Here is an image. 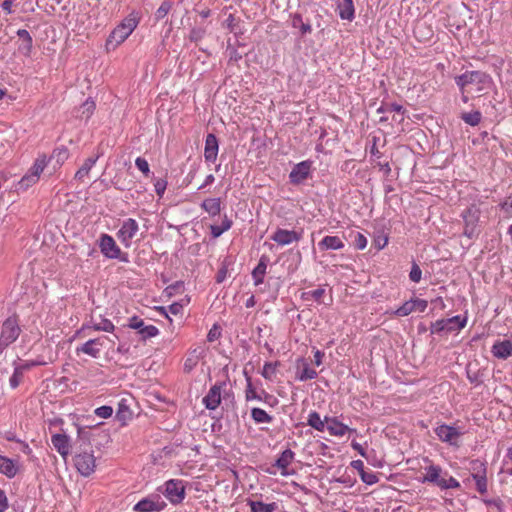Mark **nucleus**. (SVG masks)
Returning a JSON list of instances; mask_svg holds the SVG:
<instances>
[{"label": "nucleus", "mask_w": 512, "mask_h": 512, "mask_svg": "<svg viewBox=\"0 0 512 512\" xmlns=\"http://www.w3.org/2000/svg\"><path fill=\"white\" fill-rule=\"evenodd\" d=\"M79 445L76 447L74 465L77 471L84 477L90 476L96 468V459L89 442L87 433L78 429Z\"/></svg>", "instance_id": "nucleus-1"}, {"label": "nucleus", "mask_w": 512, "mask_h": 512, "mask_svg": "<svg viewBox=\"0 0 512 512\" xmlns=\"http://www.w3.org/2000/svg\"><path fill=\"white\" fill-rule=\"evenodd\" d=\"M462 93L480 96L486 93L491 85V77L482 71H467L455 78Z\"/></svg>", "instance_id": "nucleus-2"}, {"label": "nucleus", "mask_w": 512, "mask_h": 512, "mask_svg": "<svg viewBox=\"0 0 512 512\" xmlns=\"http://www.w3.org/2000/svg\"><path fill=\"white\" fill-rule=\"evenodd\" d=\"M21 332L18 316L12 315L3 321L0 329V355L19 338Z\"/></svg>", "instance_id": "nucleus-3"}, {"label": "nucleus", "mask_w": 512, "mask_h": 512, "mask_svg": "<svg viewBox=\"0 0 512 512\" xmlns=\"http://www.w3.org/2000/svg\"><path fill=\"white\" fill-rule=\"evenodd\" d=\"M138 25V20L131 15L126 17L109 35L107 39V46L113 45L116 47L117 45L124 42L129 35L134 31V29Z\"/></svg>", "instance_id": "nucleus-4"}, {"label": "nucleus", "mask_w": 512, "mask_h": 512, "mask_svg": "<svg viewBox=\"0 0 512 512\" xmlns=\"http://www.w3.org/2000/svg\"><path fill=\"white\" fill-rule=\"evenodd\" d=\"M47 164L48 162L45 155H42L41 157L37 158L29 172L26 175H24L19 181V189H27L33 184H35L39 180L40 174L43 172Z\"/></svg>", "instance_id": "nucleus-5"}, {"label": "nucleus", "mask_w": 512, "mask_h": 512, "mask_svg": "<svg viewBox=\"0 0 512 512\" xmlns=\"http://www.w3.org/2000/svg\"><path fill=\"white\" fill-rule=\"evenodd\" d=\"M465 324L466 320L461 319L460 316L437 320L431 325V333L458 331L461 330Z\"/></svg>", "instance_id": "nucleus-6"}, {"label": "nucleus", "mask_w": 512, "mask_h": 512, "mask_svg": "<svg viewBox=\"0 0 512 512\" xmlns=\"http://www.w3.org/2000/svg\"><path fill=\"white\" fill-rule=\"evenodd\" d=\"M106 340H108V336H102L94 339H90L86 341L84 344L76 348V353L79 355L80 353L87 354L93 358H98L101 352V347L106 345Z\"/></svg>", "instance_id": "nucleus-7"}, {"label": "nucleus", "mask_w": 512, "mask_h": 512, "mask_svg": "<svg viewBox=\"0 0 512 512\" xmlns=\"http://www.w3.org/2000/svg\"><path fill=\"white\" fill-rule=\"evenodd\" d=\"M165 495L173 503H181L185 497V487L181 480H169L165 484Z\"/></svg>", "instance_id": "nucleus-8"}, {"label": "nucleus", "mask_w": 512, "mask_h": 512, "mask_svg": "<svg viewBox=\"0 0 512 512\" xmlns=\"http://www.w3.org/2000/svg\"><path fill=\"white\" fill-rule=\"evenodd\" d=\"M300 239V233L294 230H286L281 228H278L271 236V240H273L274 242L281 246L289 245L292 242H298Z\"/></svg>", "instance_id": "nucleus-9"}, {"label": "nucleus", "mask_w": 512, "mask_h": 512, "mask_svg": "<svg viewBox=\"0 0 512 512\" xmlns=\"http://www.w3.org/2000/svg\"><path fill=\"white\" fill-rule=\"evenodd\" d=\"M51 443L53 447L57 450V452L62 456V458L66 461L67 457L70 454L71 443L70 438L66 434L57 433L52 435Z\"/></svg>", "instance_id": "nucleus-10"}, {"label": "nucleus", "mask_w": 512, "mask_h": 512, "mask_svg": "<svg viewBox=\"0 0 512 512\" xmlns=\"http://www.w3.org/2000/svg\"><path fill=\"white\" fill-rule=\"evenodd\" d=\"M100 249L104 256L111 259L118 258L121 253V250L116 245L115 240L107 234H103L100 238Z\"/></svg>", "instance_id": "nucleus-11"}, {"label": "nucleus", "mask_w": 512, "mask_h": 512, "mask_svg": "<svg viewBox=\"0 0 512 512\" xmlns=\"http://www.w3.org/2000/svg\"><path fill=\"white\" fill-rule=\"evenodd\" d=\"M311 163L303 161L296 164L289 174V179L292 184H300L306 180L310 174Z\"/></svg>", "instance_id": "nucleus-12"}, {"label": "nucleus", "mask_w": 512, "mask_h": 512, "mask_svg": "<svg viewBox=\"0 0 512 512\" xmlns=\"http://www.w3.org/2000/svg\"><path fill=\"white\" fill-rule=\"evenodd\" d=\"M436 435L442 442L456 445V440L460 437L461 432L455 427L446 424L440 425L435 429Z\"/></svg>", "instance_id": "nucleus-13"}, {"label": "nucleus", "mask_w": 512, "mask_h": 512, "mask_svg": "<svg viewBox=\"0 0 512 512\" xmlns=\"http://www.w3.org/2000/svg\"><path fill=\"white\" fill-rule=\"evenodd\" d=\"M137 231V222L134 219L129 218L123 222L118 232V237L126 246H129L131 239L136 235Z\"/></svg>", "instance_id": "nucleus-14"}, {"label": "nucleus", "mask_w": 512, "mask_h": 512, "mask_svg": "<svg viewBox=\"0 0 512 512\" xmlns=\"http://www.w3.org/2000/svg\"><path fill=\"white\" fill-rule=\"evenodd\" d=\"M225 383L215 384L212 386L203 398L205 407L209 410H215L221 403V389Z\"/></svg>", "instance_id": "nucleus-15"}, {"label": "nucleus", "mask_w": 512, "mask_h": 512, "mask_svg": "<svg viewBox=\"0 0 512 512\" xmlns=\"http://www.w3.org/2000/svg\"><path fill=\"white\" fill-rule=\"evenodd\" d=\"M218 155V140L217 137L209 133L206 136L204 157L207 162H215Z\"/></svg>", "instance_id": "nucleus-16"}, {"label": "nucleus", "mask_w": 512, "mask_h": 512, "mask_svg": "<svg viewBox=\"0 0 512 512\" xmlns=\"http://www.w3.org/2000/svg\"><path fill=\"white\" fill-rule=\"evenodd\" d=\"M326 428L333 436H344L347 432H355L347 425L340 422L336 417H326Z\"/></svg>", "instance_id": "nucleus-17"}, {"label": "nucleus", "mask_w": 512, "mask_h": 512, "mask_svg": "<svg viewBox=\"0 0 512 512\" xmlns=\"http://www.w3.org/2000/svg\"><path fill=\"white\" fill-rule=\"evenodd\" d=\"M295 453L291 449L284 450L276 460L274 466L281 470L282 476L290 475L288 466L292 463Z\"/></svg>", "instance_id": "nucleus-18"}, {"label": "nucleus", "mask_w": 512, "mask_h": 512, "mask_svg": "<svg viewBox=\"0 0 512 512\" xmlns=\"http://www.w3.org/2000/svg\"><path fill=\"white\" fill-rule=\"evenodd\" d=\"M337 10L342 20L352 21L355 15L353 0H338Z\"/></svg>", "instance_id": "nucleus-19"}, {"label": "nucleus", "mask_w": 512, "mask_h": 512, "mask_svg": "<svg viewBox=\"0 0 512 512\" xmlns=\"http://www.w3.org/2000/svg\"><path fill=\"white\" fill-rule=\"evenodd\" d=\"M19 467L14 460L0 455V474L13 478L18 473Z\"/></svg>", "instance_id": "nucleus-20"}, {"label": "nucleus", "mask_w": 512, "mask_h": 512, "mask_svg": "<svg viewBox=\"0 0 512 512\" xmlns=\"http://www.w3.org/2000/svg\"><path fill=\"white\" fill-rule=\"evenodd\" d=\"M492 353L499 359H507L512 354V342L509 340L496 342L492 347Z\"/></svg>", "instance_id": "nucleus-21"}, {"label": "nucleus", "mask_w": 512, "mask_h": 512, "mask_svg": "<svg viewBox=\"0 0 512 512\" xmlns=\"http://www.w3.org/2000/svg\"><path fill=\"white\" fill-rule=\"evenodd\" d=\"M164 506L163 502L153 501L149 498H145L139 501L135 506L134 510L137 512H152L160 511Z\"/></svg>", "instance_id": "nucleus-22"}, {"label": "nucleus", "mask_w": 512, "mask_h": 512, "mask_svg": "<svg viewBox=\"0 0 512 512\" xmlns=\"http://www.w3.org/2000/svg\"><path fill=\"white\" fill-rule=\"evenodd\" d=\"M17 36L22 41V43L19 46V51L23 55L29 56L30 52L32 50V43H33L30 33L26 29H19L17 31Z\"/></svg>", "instance_id": "nucleus-23"}, {"label": "nucleus", "mask_w": 512, "mask_h": 512, "mask_svg": "<svg viewBox=\"0 0 512 512\" xmlns=\"http://www.w3.org/2000/svg\"><path fill=\"white\" fill-rule=\"evenodd\" d=\"M69 157V151L66 147L56 148L51 156L47 159L48 164L53 163V169L62 165Z\"/></svg>", "instance_id": "nucleus-24"}, {"label": "nucleus", "mask_w": 512, "mask_h": 512, "mask_svg": "<svg viewBox=\"0 0 512 512\" xmlns=\"http://www.w3.org/2000/svg\"><path fill=\"white\" fill-rule=\"evenodd\" d=\"M425 470L426 474L423 477L422 482H429L438 486V483L442 481V478L440 477L442 472L441 467L431 464L428 467H426Z\"/></svg>", "instance_id": "nucleus-25"}, {"label": "nucleus", "mask_w": 512, "mask_h": 512, "mask_svg": "<svg viewBox=\"0 0 512 512\" xmlns=\"http://www.w3.org/2000/svg\"><path fill=\"white\" fill-rule=\"evenodd\" d=\"M266 269H267V257L262 256L259 260L258 265L252 271V277H253L255 286H258L263 283L264 276L266 274Z\"/></svg>", "instance_id": "nucleus-26"}, {"label": "nucleus", "mask_w": 512, "mask_h": 512, "mask_svg": "<svg viewBox=\"0 0 512 512\" xmlns=\"http://www.w3.org/2000/svg\"><path fill=\"white\" fill-rule=\"evenodd\" d=\"M318 245L321 250H339L344 247L343 241L338 236H326Z\"/></svg>", "instance_id": "nucleus-27"}, {"label": "nucleus", "mask_w": 512, "mask_h": 512, "mask_svg": "<svg viewBox=\"0 0 512 512\" xmlns=\"http://www.w3.org/2000/svg\"><path fill=\"white\" fill-rule=\"evenodd\" d=\"M201 208L205 210L210 216L219 215L221 211L220 198L205 199L201 204Z\"/></svg>", "instance_id": "nucleus-28"}, {"label": "nucleus", "mask_w": 512, "mask_h": 512, "mask_svg": "<svg viewBox=\"0 0 512 512\" xmlns=\"http://www.w3.org/2000/svg\"><path fill=\"white\" fill-rule=\"evenodd\" d=\"M101 155V153H98L95 157L87 158L83 165L76 172L75 179L83 181V179L89 174L91 168L95 165L96 161Z\"/></svg>", "instance_id": "nucleus-29"}, {"label": "nucleus", "mask_w": 512, "mask_h": 512, "mask_svg": "<svg viewBox=\"0 0 512 512\" xmlns=\"http://www.w3.org/2000/svg\"><path fill=\"white\" fill-rule=\"evenodd\" d=\"M202 352L203 351L200 348L194 349L190 352L189 356L184 361L183 369L185 373H190L197 366Z\"/></svg>", "instance_id": "nucleus-30"}, {"label": "nucleus", "mask_w": 512, "mask_h": 512, "mask_svg": "<svg viewBox=\"0 0 512 512\" xmlns=\"http://www.w3.org/2000/svg\"><path fill=\"white\" fill-rule=\"evenodd\" d=\"M249 506L252 512H274L278 506L277 503H263L261 501H249Z\"/></svg>", "instance_id": "nucleus-31"}, {"label": "nucleus", "mask_w": 512, "mask_h": 512, "mask_svg": "<svg viewBox=\"0 0 512 512\" xmlns=\"http://www.w3.org/2000/svg\"><path fill=\"white\" fill-rule=\"evenodd\" d=\"M307 424L320 432H323L327 425L326 418L322 420L319 413H317L316 411H313L309 414Z\"/></svg>", "instance_id": "nucleus-32"}, {"label": "nucleus", "mask_w": 512, "mask_h": 512, "mask_svg": "<svg viewBox=\"0 0 512 512\" xmlns=\"http://www.w3.org/2000/svg\"><path fill=\"white\" fill-rule=\"evenodd\" d=\"M232 226V220H230L227 215H224V218L221 222V225H211V235L213 238L220 237L225 231L229 230Z\"/></svg>", "instance_id": "nucleus-33"}, {"label": "nucleus", "mask_w": 512, "mask_h": 512, "mask_svg": "<svg viewBox=\"0 0 512 512\" xmlns=\"http://www.w3.org/2000/svg\"><path fill=\"white\" fill-rule=\"evenodd\" d=\"M469 470L471 472L472 478L487 474L486 464L478 459L472 460L470 462Z\"/></svg>", "instance_id": "nucleus-34"}, {"label": "nucleus", "mask_w": 512, "mask_h": 512, "mask_svg": "<svg viewBox=\"0 0 512 512\" xmlns=\"http://www.w3.org/2000/svg\"><path fill=\"white\" fill-rule=\"evenodd\" d=\"M251 417L256 423H270L273 418L261 408H252Z\"/></svg>", "instance_id": "nucleus-35"}, {"label": "nucleus", "mask_w": 512, "mask_h": 512, "mask_svg": "<svg viewBox=\"0 0 512 512\" xmlns=\"http://www.w3.org/2000/svg\"><path fill=\"white\" fill-rule=\"evenodd\" d=\"M93 325L92 328L95 331H104V332H113L115 329L114 324L106 318H100L99 321L92 320Z\"/></svg>", "instance_id": "nucleus-36"}, {"label": "nucleus", "mask_w": 512, "mask_h": 512, "mask_svg": "<svg viewBox=\"0 0 512 512\" xmlns=\"http://www.w3.org/2000/svg\"><path fill=\"white\" fill-rule=\"evenodd\" d=\"M325 295V289L324 288H318L313 291H307L303 292L301 295V298L303 300H311L313 299L317 303H323L322 298Z\"/></svg>", "instance_id": "nucleus-37"}, {"label": "nucleus", "mask_w": 512, "mask_h": 512, "mask_svg": "<svg viewBox=\"0 0 512 512\" xmlns=\"http://www.w3.org/2000/svg\"><path fill=\"white\" fill-rule=\"evenodd\" d=\"M482 115L479 111L464 112L461 115V119L471 126H476L480 123Z\"/></svg>", "instance_id": "nucleus-38"}, {"label": "nucleus", "mask_w": 512, "mask_h": 512, "mask_svg": "<svg viewBox=\"0 0 512 512\" xmlns=\"http://www.w3.org/2000/svg\"><path fill=\"white\" fill-rule=\"evenodd\" d=\"M172 5H173L172 1L164 0L161 3L160 7L155 12V20L160 21V20L164 19L170 12Z\"/></svg>", "instance_id": "nucleus-39"}, {"label": "nucleus", "mask_w": 512, "mask_h": 512, "mask_svg": "<svg viewBox=\"0 0 512 512\" xmlns=\"http://www.w3.org/2000/svg\"><path fill=\"white\" fill-rule=\"evenodd\" d=\"M292 26L294 28H300L302 34L310 33L312 28L309 23H304L300 14H295L292 17Z\"/></svg>", "instance_id": "nucleus-40"}, {"label": "nucleus", "mask_w": 512, "mask_h": 512, "mask_svg": "<svg viewBox=\"0 0 512 512\" xmlns=\"http://www.w3.org/2000/svg\"><path fill=\"white\" fill-rule=\"evenodd\" d=\"M131 415L132 413L129 410L128 406L123 402H120L118 405L116 418L124 424L128 419L131 418Z\"/></svg>", "instance_id": "nucleus-41"}, {"label": "nucleus", "mask_w": 512, "mask_h": 512, "mask_svg": "<svg viewBox=\"0 0 512 512\" xmlns=\"http://www.w3.org/2000/svg\"><path fill=\"white\" fill-rule=\"evenodd\" d=\"M159 333V330L154 325H145L143 329L139 331V334L141 335L142 340H146L152 337L157 336Z\"/></svg>", "instance_id": "nucleus-42"}, {"label": "nucleus", "mask_w": 512, "mask_h": 512, "mask_svg": "<svg viewBox=\"0 0 512 512\" xmlns=\"http://www.w3.org/2000/svg\"><path fill=\"white\" fill-rule=\"evenodd\" d=\"M24 373L21 372L20 369L17 367H14V371L12 372L10 378H9V385L12 389H15L19 386L23 379Z\"/></svg>", "instance_id": "nucleus-43"}, {"label": "nucleus", "mask_w": 512, "mask_h": 512, "mask_svg": "<svg viewBox=\"0 0 512 512\" xmlns=\"http://www.w3.org/2000/svg\"><path fill=\"white\" fill-rule=\"evenodd\" d=\"M16 366V359L8 361L6 357L0 360V373L2 375L9 374L11 371H14V367Z\"/></svg>", "instance_id": "nucleus-44"}, {"label": "nucleus", "mask_w": 512, "mask_h": 512, "mask_svg": "<svg viewBox=\"0 0 512 512\" xmlns=\"http://www.w3.org/2000/svg\"><path fill=\"white\" fill-rule=\"evenodd\" d=\"M95 110L94 101L87 99L81 106V117L88 119Z\"/></svg>", "instance_id": "nucleus-45"}, {"label": "nucleus", "mask_w": 512, "mask_h": 512, "mask_svg": "<svg viewBox=\"0 0 512 512\" xmlns=\"http://www.w3.org/2000/svg\"><path fill=\"white\" fill-rule=\"evenodd\" d=\"M476 484V489L480 494L487 493L488 490V484H487V475H482L473 478Z\"/></svg>", "instance_id": "nucleus-46"}, {"label": "nucleus", "mask_w": 512, "mask_h": 512, "mask_svg": "<svg viewBox=\"0 0 512 512\" xmlns=\"http://www.w3.org/2000/svg\"><path fill=\"white\" fill-rule=\"evenodd\" d=\"M414 306L412 304V301H406L402 306H400L394 313L397 316H408L412 312H414Z\"/></svg>", "instance_id": "nucleus-47"}, {"label": "nucleus", "mask_w": 512, "mask_h": 512, "mask_svg": "<svg viewBox=\"0 0 512 512\" xmlns=\"http://www.w3.org/2000/svg\"><path fill=\"white\" fill-rule=\"evenodd\" d=\"M246 401H251L254 399L261 400V397L256 392L255 388L252 385L251 379L247 378V387L245 391Z\"/></svg>", "instance_id": "nucleus-48"}, {"label": "nucleus", "mask_w": 512, "mask_h": 512, "mask_svg": "<svg viewBox=\"0 0 512 512\" xmlns=\"http://www.w3.org/2000/svg\"><path fill=\"white\" fill-rule=\"evenodd\" d=\"M317 375H318V373L314 369L309 368L307 365H305V367L299 374L298 379L300 381L312 380V379H315L317 377Z\"/></svg>", "instance_id": "nucleus-49"}, {"label": "nucleus", "mask_w": 512, "mask_h": 512, "mask_svg": "<svg viewBox=\"0 0 512 512\" xmlns=\"http://www.w3.org/2000/svg\"><path fill=\"white\" fill-rule=\"evenodd\" d=\"M438 487L441 489H456L460 487V483L451 476L449 479L442 478V481L438 483Z\"/></svg>", "instance_id": "nucleus-50"}, {"label": "nucleus", "mask_w": 512, "mask_h": 512, "mask_svg": "<svg viewBox=\"0 0 512 512\" xmlns=\"http://www.w3.org/2000/svg\"><path fill=\"white\" fill-rule=\"evenodd\" d=\"M135 165L146 177L149 176V173H150L149 164L144 158H142V157L136 158Z\"/></svg>", "instance_id": "nucleus-51"}, {"label": "nucleus", "mask_w": 512, "mask_h": 512, "mask_svg": "<svg viewBox=\"0 0 512 512\" xmlns=\"http://www.w3.org/2000/svg\"><path fill=\"white\" fill-rule=\"evenodd\" d=\"M19 360V358L17 357L16 361ZM45 362H41V361H29V362H24V363H20L18 364L16 362V366L18 369L21 370V372H25V371H28L30 368L34 367V366H39V365H44Z\"/></svg>", "instance_id": "nucleus-52"}, {"label": "nucleus", "mask_w": 512, "mask_h": 512, "mask_svg": "<svg viewBox=\"0 0 512 512\" xmlns=\"http://www.w3.org/2000/svg\"><path fill=\"white\" fill-rule=\"evenodd\" d=\"M205 35V29L200 27H195L190 31L189 39L193 42L200 41Z\"/></svg>", "instance_id": "nucleus-53"}, {"label": "nucleus", "mask_w": 512, "mask_h": 512, "mask_svg": "<svg viewBox=\"0 0 512 512\" xmlns=\"http://www.w3.org/2000/svg\"><path fill=\"white\" fill-rule=\"evenodd\" d=\"M277 365H278V362H276V363H265V365L263 367L262 376L265 379H271L272 375L275 373Z\"/></svg>", "instance_id": "nucleus-54"}, {"label": "nucleus", "mask_w": 512, "mask_h": 512, "mask_svg": "<svg viewBox=\"0 0 512 512\" xmlns=\"http://www.w3.org/2000/svg\"><path fill=\"white\" fill-rule=\"evenodd\" d=\"M113 413V409L111 406H107V405H104V406H101V407H98L96 410H95V414L100 417V418H109Z\"/></svg>", "instance_id": "nucleus-55"}, {"label": "nucleus", "mask_w": 512, "mask_h": 512, "mask_svg": "<svg viewBox=\"0 0 512 512\" xmlns=\"http://www.w3.org/2000/svg\"><path fill=\"white\" fill-rule=\"evenodd\" d=\"M421 276H422V271L420 269V267L414 263L412 265V268H411V271H410V274H409V278L412 282H419L421 280Z\"/></svg>", "instance_id": "nucleus-56"}, {"label": "nucleus", "mask_w": 512, "mask_h": 512, "mask_svg": "<svg viewBox=\"0 0 512 512\" xmlns=\"http://www.w3.org/2000/svg\"><path fill=\"white\" fill-rule=\"evenodd\" d=\"M361 479L364 483L368 485H373L378 482V476L373 472H363L361 475Z\"/></svg>", "instance_id": "nucleus-57"}, {"label": "nucleus", "mask_w": 512, "mask_h": 512, "mask_svg": "<svg viewBox=\"0 0 512 512\" xmlns=\"http://www.w3.org/2000/svg\"><path fill=\"white\" fill-rule=\"evenodd\" d=\"M128 326L131 329H135V330H137L139 332L141 329H143L145 324H144V321L142 319H140L137 316H133L132 318H130Z\"/></svg>", "instance_id": "nucleus-58"}, {"label": "nucleus", "mask_w": 512, "mask_h": 512, "mask_svg": "<svg viewBox=\"0 0 512 512\" xmlns=\"http://www.w3.org/2000/svg\"><path fill=\"white\" fill-rule=\"evenodd\" d=\"M367 245L366 237L361 233H356L354 238V246L359 250H363Z\"/></svg>", "instance_id": "nucleus-59"}, {"label": "nucleus", "mask_w": 512, "mask_h": 512, "mask_svg": "<svg viewBox=\"0 0 512 512\" xmlns=\"http://www.w3.org/2000/svg\"><path fill=\"white\" fill-rule=\"evenodd\" d=\"M154 187L156 194L159 197H162L167 187V181L164 179H158L156 180Z\"/></svg>", "instance_id": "nucleus-60"}, {"label": "nucleus", "mask_w": 512, "mask_h": 512, "mask_svg": "<svg viewBox=\"0 0 512 512\" xmlns=\"http://www.w3.org/2000/svg\"><path fill=\"white\" fill-rule=\"evenodd\" d=\"M415 311L423 312L427 308V301L423 299H411Z\"/></svg>", "instance_id": "nucleus-61"}, {"label": "nucleus", "mask_w": 512, "mask_h": 512, "mask_svg": "<svg viewBox=\"0 0 512 512\" xmlns=\"http://www.w3.org/2000/svg\"><path fill=\"white\" fill-rule=\"evenodd\" d=\"M373 243H374L375 247L377 248V250H381L387 245L388 238H387V236L379 235L374 238Z\"/></svg>", "instance_id": "nucleus-62"}, {"label": "nucleus", "mask_w": 512, "mask_h": 512, "mask_svg": "<svg viewBox=\"0 0 512 512\" xmlns=\"http://www.w3.org/2000/svg\"><path fill=\"white\" fill-rule=\"evenodd\" d=\"M8 508V499L4 490L0 489V512Z\"/></svg>", "instance_id": "nucleus-63"}, {"label": "nucleus", "mask_w": 512, "mask_h": 512, "mask_svg": "<svg viewBox=\"0 0 512 512\" xmlns=\"http://www.w3.org/2000/svg\"><path fill=\"white\" fill-rule=\"evenodd\" d=\"M387 109H389V113L404 114L403 106L396 103L387 104Z\"/></svg>", "instance_id": "nucleus-64"}]
</instances>
